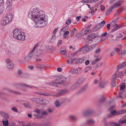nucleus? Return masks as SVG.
Masks as SVG:
<instances>
[{
	"instance_id": "obj_10",
	"label": "nucleus",
	"mask_w": 126,
	"mask_h": 126,
	"mask_svg": "<svg viewBox=\"0 0 126 126\" xmlns=\"http://www.w3.org/2000/svg\"><path fill=\"white\" fill-rule=\"evenodd\" d=\"M22 32L20 30L18 29H16L14 30L13 31V36L14 38H17L18 36H17L19 34H21V32Z\"/></svg>"
},
{
	"instance_id": "obj_12",
	"label": "nucleus",
	"mask_w": 126,
	"mask_h": 126,
	"mask_svg": "<svg viewBox=\"0 0 126 126\" xmlns=\"http://www.w3.org/2000/svg\"><path fill=\"white\" fill-rule=\"evenodd\" d=\"M80 50H82V52L83 53H85L90 51L89 48L87 45H86L85 46L81 48L80 49Z\"/></svg>"
},
{
	"instance_id": "obj_19",
	"label": "nucleus",
	"mask_w": 126,
	"mask_h": 126,
	"mask_svg": "<svg viewBox=\"0 0 126 126\" xmlns=\"http://www.w3.org/2000/svg\"><path fill=\"white\" fill-rule=\"evenodd\" d=\"M40 103L42 105H45L48 103V101L44 99L41 100L40 101Z\"/></svg>"
},
{
	"instance_id": "obj_30",
	"label": "nucleus",
	"mask_w": 126,
	"mask_h": 126,
	"mask_svg": "<svg viewBox=\"0 0 126 126\" xmlns=\"http://www.w3.org/2000/svg\"><path fill=\"white\" fill-rule=\"evenodd\" d=\"M75 61V60L73 59H69L68 60H67V62L68 63L70 64H72L73 63L74 61Z\"/></svg>"
},
{
	"instance_id": "obj_29",
	"label": "nucleus",
	"mask_w": 126,
	"mask_h": 126,
	"mask_svg": "<svg viewBox=\"0 0 126 126\" xmlns=\"http://www.w3.org/2000/svg\"><path fill=\"white\" fill-rule=\"evenodd\" d=\"M89 26H88L87 27L86 29L84 31V33L85 34H87L88 33H89L91 32V30H89Z\"/></svg>"
},
{
	"instance_id": "obj_18",
	"label": "nucleus",
	"mask_w": 126,
	"mask_h": 126,
	"mask_svg": "<svg viewBox=\"0 0 126 126\" xmlns=\"http://www.w3.org/2000/svg\"><path fill=\"white\" fill-rule=\"evenodd\" d=\"M125 66H126V61L124 63H121V64L118 65L117 67V68L118 69H120Z\"/></svg>"
},
{
	"instance_id": "obj_46",
	"label": "nucleus",
	"mask_w": 126,
	"mask_h": 126,
	"mask_svg": "<svg viewBox=\"0 0 126 126\" xmlns=\"http://www.w3.org/2000/svg\"><path fill=\"white\" fill-rule=\"evenodd\" d=\"M39 100V98H37L36 97H34L32 98V100L33 101H36L37 102V101Z\"/></svg>"
},
{
	"instance_id": "obj_37",
	"label": "nucleus",
	"mask_w": 126,
	"mask_h": 126,
	"mask_svg": "<svg viewBox=\"0 0 126 126\" xmlns=\"http://www.w3.org/2000/svg\"><path fill=\"white\" fill-rule=\"evenodd\" d=\"M23 105L25 107H27L28 108H31V105L29 103H24L23 104Z\"/></svg>"
},
{
	"instance_id": "obj_11",
	"label": "nucleus",
	"mask_w": 126,
	"mask_h": 126,
	"mask_svg": "<svg viewBox=\"0 0 126 126\" xmlns=\"http://www.w3.org/2000/svg\"><path fill=\"white\" fill-rule=\"evenodd\" d=\"M124 2L123 0H119L116 2L114 3L112 5L114 8L120 6Z\"/></svg>"
},
{
	"instance_id": "obj_52",
	"label": "nucleus",
	"mask_w": 126,
	"mask_h": 126,
	"mask_svg": "<svg viewBox=\"0 0 126 126\" xmlns=\"http://www.w3.org/2000/svg\"><path fill=\"white\" fill-rule=\"evenodd\" d=\"M62 41L61 40H59L58 42V43H57V45L58 46H60V45L61 43H62Z\"/></svg>"
},
{
	"instance_id": "obj_26",
	"label": "nucleus",
	"mask_w": 126,
	"mask_h": 126,
	"mask_svg": "<svg viewBox=\"0 0 126 126\" xmlns=\"http://www.w3.org/2000/svg\"><path fill=\"white\" fill-rule=\"evenodd\" d=\"M3 124L5 126H7L8 125V121L7 119H3L2 121Z\"/></svg>"
},
{
	"instance_id": "obj_7",
	"label": "nucleus",
	"mask_w": 126,
	"mask_h": 126,
	"mask_svg": "<svg viewBox=\"0 0 126 126\" xmlns=\"http://www.w3.org/2000/svg\"><path fill=\"white\" fill-rule=\"evenodd\" d=\"M126 122V119H125L123 120H119L118 124L111 122L109 124L111 126H120L121 124H123Z\"/></svg>"
},
{
	"instance_id": "obj_48",
	"label": "nucleus",
	"mask_w": 126,
	"mask_h": 126,
	"mask_svg": "<svg viewBox=\"0 0 126 126\" xmlns=\"http://www.w3.org/2000/svg\"><path fill=\"white\" fill-rule=\"evenodd\" d=\"M95 47L93 45H91L90 46V47H89V50L90 51L92 50L93 49H94Z\"/></svg>"
},
{
	"instance_id": "obj_2",
	"label": "nucleus",
	"mask_w": 126,
	"mask_h": 126,
	"mask_svg": "<svg viewBox=\"0 0 126 126\" xmlns=\"http://www.w3.org/2000/svg\"><path fill=\"white\" fill-rule=\"evenodd\" d=\"M66 78L62 76H59L55 81H53L50 83V84L55 87H59L61 85L63 84L66 83Z\"/></svg>"
},
{
	"instance_id": "obj_25",
	"label": "nucleus",
	"mask_w": 126,
	"mask_h": 126,
	"mask_svg": "<svg viewBox=\"0 0 126 126\" xmlns=\"http://www.w3.org/2000/svg\"><path fill=\"white\" fill-rule=\"evenodd\" d=\"M118 114H118V115L120 114H124L126 113V110L125 109L121 110L118 111Z\"/></svg>"
},
{
	"instance_id": "obj_1",
	"label": "nucleus",
	"mask_w": 126,
	"mask_h": 126,
	"mask_svg": "<svg viewBox=\"0 0 126 126\" xmlns=\"http://www.w3.org/2000/svg\"><path fill=\"white\" fill-rule=\"evenodd\" d=\"M28 16L34 21L37 27H45L48 23V17L45 16V12L39 8L35 7L30 10Z\"/></svg>"
},
{
	"instance_id": "obj_4",
	"label": "nucleus",
	"mask_w": 126,
	"mask_h": 126,
	"mask_svg": "<svg viewBox=\"0 0 126 126\" xmlns=\"http://www.w3.org/2000/svg\"><path fill=\"white\" fill-rule=\"evenodd\" d=\"M13 15L9 13L7 14L4 18V20L1 23V24L3 26L6 25L10 22L12 20Z\"/></svg>"
},
{
	"instance_id": "obj_44",
	"label": "nucleus",
	"mask_w": 126,
	"mask_h": 126,
	"mask_svg": "<svg viewBox=\"0 0 126 126\" xmlns=\"http://www.w3.org/2000/svg\"><path fill=\"white\" fill-rule=\"evenodd\" d=\"M123 36V35L120 33H118L117 34L116 37L117 38H120L122 37Z\"/></svg>"
},
{
	"instance_id": "obj_58",
	"label": "nucleus",
	"mask_w": 126,
	"mask_h": 126,
	"mask_svg": "<svg viewBox=\"0 0 126 126\" xmlns=\"http://www.w3.org/2000/svg\"><path fill=\"white\" fill-rule=\"evenodd\" d=\"M81 18V16H77L76 17V19L77 20V21H79Z\"/></svg>"
},
{
	"instance_id": "obj_53",
	"label": "nucleus",
	"mask_w": 126,
	"mask_h": 126,
	"mask_svg": "<svg viewBox=\"0 0 126 126\" xmlns=\"http://www.w3.org/2000/svg\"><path fill=\"white\" fill-rule=\"evenodd\" d=\"M100 8L101 10L102 11H104L105 10V7L104 5H102L101 6Z\"/></svg>"
},
{
	"instance_id": "obj_51",
	"label": "nucleus",
	"mask_w": 126,
	"mask_h": 126,
	"mask_svg": "<svg viewBox=\"0 0 126 126\" xmlns=\"http://www.w3.org/2000/svg\"><path fill=\"white\" fill-rule=\"evenodd\" d=\"M114 50L115 52H117L119 51L120 49L118 48H116L114 49Z\"/></svg>"
},
{
	"instance_id": "obj_36",
	"label": "nucleus",
	"mask_w": 126,
	"mask_h": 126,
	"mask_svg": "<svg viewBox=\"0 0 126 126\" xmlns=\"http://www.w3.org/2000/svg\"><path fill=\"white\" fill-rule=\"evenodd\" d=\"M100 28L97 25H96L95 26L93 29V31H96L98 30Z\"/></svg>"
},
{
	"instance_id": "obj_16",
	"label": "nucleus",
	"mask_w": 126,
	"mask_h": 126,
	"mask_svg": "<svg viewBox=\"0 0 126 126\" xmlns=\"http://www.w3.org/2000/svg\"><path fill=\"white\" fill-rule=\"evenodd\" d=\"M60 51L61 53L63 55H66L67 52L66 50V48L64 47H62L60 49Z\"/></svg>"
},
{
	"instance_id": "obj_8",
	"label": "nucleus",
	"mask_w": 126,
	"mask_h": 126,
	"mask_svg": "<svg viewBox=\"0 0 126 126\" xmlns=\"http://www.w3.org/2000/svg\"><path fill=\"white\" fill-rule=\"evenodd\" d=\"M23 86L26 87L28 88H32V87L29 85H26L24 83H22L20 85H15L13 87V88L14 89L16 90L19 88H22Z\"/></svg>"
},
{
	"instance_id": "obj_22",
	"label": "nucleus",
	"mask_w": 126,
	"mask_h": 126,
	"mask_svg": "<svg viewBox=\"0 0 126 126\" xmlns=\"http://www.w3.org/2000/svg\"><path fill=\"white\" fill-rule=\"evenodd\" d=\"M14 64L12 62L11 63H10L6 64V67L9 69H12L14 67Z\"/></svg>"
},
{
	"instance_id": "obj_23",
	"label": "nucleus",
	"mask_w": 126,
	"mask_h": 126,
	"mask_svg": "<svg viewBox=\"0 0 126 126\" xmlns=\"http://www.w3.org/2000/svg\"><path fill=\"white\" fill-rule=\"evenodd\" d=\"M106 22L105 21H102L101 22L99 23V24H98L97 25L100 28H102L105 23Z\"/></svg>"
},
{
	"instance_id": "obj_14",
	"label": "nucleus",
	"mask_w": 126,
	"mask_h": 126,
	"mask_svg": "<svg viewBox=\"0 0 126 126\" xmlns=\"http://www.w3.org/2000/svg\"><path fill=\"white\" fill-rule=\"evenodd\" d=\"M117 114H118V111H116L115 110L111 111L110 112V114L108 115V117L109 118L115 115H118Z\"/></svg>"
},
{
	"instance_id": "obj_59",
	"label": "nucleus",
	"mask_w": 126,
	"mask_h": 126,
	"mask_svg": "<svg viewBox=\"0 0 126 126\" xmlns=\"http://www.w3.org/2000/svg\"><path fill=\"white\" fill-rule=\"evenodd\" d=\"M97 63V61L96 60H94L92 62V64H94Z\"/></svg>"
},
{
	"instance_id": "obj_64",
	"label": "nucleus",
	"mask_w": 126,
	"mask_h": 126,
	"mask_svg": "<svg viewBox=\"0 0 126 126\" xmlns=\"http://www.w3.org/2000/svg\"><path fill=\"white\" fill-rule=\"evenodd\" d=\"M102 64V63H98L97 64V67H99Z\"/></svg>"
},
{
	"instance_id": "obj_55",
	"label": "nucleus",
	"mask_w": 126,
	"mask_h": 126,
	"mask_svg": "<svg viewBox=\"0 0 126 126\" xmlns=\"http://www.w3.org/2000/svg\"><path fill=\"white\" fill-rule=\"evenodd\" d=\"M12 109L15 112H17V111L16 108L15 107H13L12 108Z\"/></svg>"
},
{
	"instance_id": "obj_5",
	"label": "nucleus",
	"mask_w": 126,
	"mask_h": 126,
	"mask_svg": "<svg viewBox=\"0 0 126 126\" xmlns=\"http://www.w3.org/2000/svg\"><path fill=\"white\" fill-rule=\"evenodd\" d=\"M36 46L37 45H35L33 49L30 52V53L24 58V60L26 62H29L32 59L33 56V52Z\"/></svg>"
},
{
	"instance_id": "obj_27",
	"label": "nucleus",
	"mask_w": 126,
	"mask_h": 126,
	"mask_svg": "<svg viewBox=\"0 0 126 126\" xmlns=\"http://www.w3.org/2000/svg\"><path fill=\"white\" fill-rule=\"evenodd\" d=\"M69 34V32L68 31H65L64 33V35H63V37L64 38H66Z\"/></svg>"
},
{
	"instance_id": "obj_56",
	"label": "nucleus",
	"mask_w": 126,
	"mask_h": 126,
	"mask_svg": "<svg viewBox=\"0 0 126 126\" xmlns=\"http://www.w3.org/2000/svg\"><path fill=\"white\" fill-rule=\"evenodd\" d=\"M90 63V61L89 60H87L86 61L85 63V64L86 65H88Z\"/></svg>"
},
{
	"instance_id": "obj_43",
	"label": "nucleus",
	"mask_w": 126,
	"mask_h": 126,
	"mask_svg": "<svg viewBox=\"0 0 126 126\" xmlns=\"http://www.w3.org/2000/svg\"><path fill=\"white\" fill-rule=\"evenodd\" d=\"M56 38V36L55 35H53L52 37L50 40V41L52 42H53Z\"/></svg>"
},
{
	"instance_id": "obj_9",
	"label": "nucleus",
	"mask_w": 126,
	"mask_h": 126,
	"mask_svg": "<svg viewBox=\"0 0 126 126\" xmlns=\"http://www.w3.org/2000/svg\"><path fill=\"white\" fill-rule=\"evenodd\" d=\"M18 36L17 38H15L18 40H20L22 41H23L25 39L26 36L25 33L23 32H21V34H19L17 36Z\"/></svg>"
},
{
	"instance_id": "obj_24",
	"label": "nucleus",
	"mask_w": 126,
	"mask_h": 126,
	"mask_svg": "<svg viewBox=\"0 0 126 126\" xmlns=\"http://www.w3.org/2000/svg\"><path fill=\"white\" fill-rule=\"evenodd\" d=\"M115 27H114L111 30V32H113L115 31H116L120 28V27H119L118 26L117 24L115 25Z\"/></svg>"
},
{
	"instance_id": "obj_21",
	"label": "nucleus",
	"mask_w": 126,
	"mask_h": 126,
	"mask_svg": "<svg viewBox=\"0 0 126 126\" xmlns=\"http://www.w3.org/2000/svg\"><path fill=\"white\" fill-rule=\"evenodd\" d=\"M70 72L72 73H77L78 72V69L77 68L72 69L70 71Z\"/></svg>"
},
{
	"instance_id": "obj_63",
	"label": "nucleus",
	"mask_w": 126,
	"mask_h": 126,
	"mask_svg": "<svg viewBox=\"0 0 126 126\" xmlns=\"http://www.w3.org/2000/svg\"><path fill=\"white\" fill-rule=\"evenodd\" d=\"M60 95H61L60 94V93H59L58 94H54V96L56 97H58L60 96Z\"/></svg>"
},
{
	"instance_id": "obj_41",
	"label": "nucleus",
	"mask_w": 126,
	"mask_h": 126,
	"mask_svg": "<svg viewBox=\"0 0 126 126\" xmlns=\"http://www.w3.org/2000/svg\"><path fill=\"white\" fill-rule=\"evenodd\" d=\"M71 19H69L67 20L66 22V24L67 25H70L71 23Z\"/></svg>"
},
{
	"instance_id": "obj_45",
	"label": "nucleus",
	"mask_w": 126,
	"mask_h": 126,
	"mask_svg": "<svg viewBox=\"0 0 126 126\" xmlns=\"http://www.w3.org/2000/svg\"><path fill=\"white\" fill-rule=\"evenodd\" d=\"M10 92H11L14 93L16 94H21L20 93L17 92L16 91H15V90H10Z\"/></svg>"
},
{
	"instance_id": "obj_31",
	"label": "nucleus",
	"mask_w": 126,
	"mask_h": 126,
	"mask_svg": "<svg viewBox=\"0 0 126 126\" xmlns=\"http://www.w3.org/2000/svg\"><path fill=\"white\" fill-rule=\"evenodd\" d=\"M81 2L83 3H93V1L92 0H83L81 1Z\"/></svg>"
},
{
	"instance_id": "obj_54",
	"label": "nucleus",
	"mask_w": 126,
	"mask_h": 126,
	"mask_svg": "<svg viewBox=\"0 0 126 126\" xmlns=\"http://www.w3.org/2000/svg\"><path fill=\"white\" fill-rule=\"evenodd\" d=\"M3 5V0H0V6H2Z\"/></svg>"
},
{
	"instance_id": "obj_60",
	"label": "nucleus",
	"mask_w": 126,
	"mask_h": 126,
	"mask_svg": "<svg viewBox=\"0 0 126 126\" xmlns=\"http://www.w3.org/2000/svg\"><path fill=\"white\" fill-rule=\"evenodd\" d=\"M89 123H94V121L92 119H90L89 121Z\"/></svg>"
},
{
	"instance_id": "obj_47",
	"label": "nucleus",
	"mask_w": 126,
	"mask_h": 126,
	"mask_svg": "<svg viewBox=\"0 0 126 126\" xmlns=\"http://www.w3.org/2000/svg\"><path fill=\"white\" fill-rule=\"evenodd\" d=\"M43 66L42 65H39L37 66V68L41 70Z\"/></svg>"
},
{
	"instance_id": "obj_13",
	"label": "nucleus",
	"mask_w": 126,
	"mask_h": 126,
	"mask_svg": "<svg viewBox=\"0 0 126 126\" xmlns=\"http://www.w3.org/2000/svg\"><path fill=\"white\" fill-rule=\"evenodd\" d=\"M57 91L60 93V94L61 95L66 94L68 92V90L65 89L62 90H57Z\"/></svg>"
},
{
	"instance_id": "obj_40",
	"label": "nucleus",
	"mask_w": 126,
	"mask_h": 126,
	"mask_svg": "<svg viewBox=\"0 0 126 126\" xmlns=\"http://www.w3.org/2000/svg\"><path fill=\"white\" fill-rule=\"evenodd\" d=\"M5 62L7 64H9L12 62L11 61V60L9 59H7L5 60Z\"/></svg>"
},
{
	"instance_id": "obj_17",
	"label": "nucleus",
	"mask_w": 126,
	"mask_h": 126,
	"mask_svg": "<svg viewBox=\"0 0 126 126\" xmlns=\"http://www.w3.org/2000/svg\"><path fill=\"white\" fill-rule=\"evenodd\" d=\"M97 36V35L94 33H92L91 34L87 36V38L88 39H91L96 37Z\"/></svg>"
},
{
	"instance_id": "obj_32",
	"label": "nucleus",
	"mask_w": 126,
	"mask_h": 126,
	"mask_svg": "<svg viewBox=\"0 0 126 126\" xmlns=\"http://www.w3.org/2000/svg\"><path fill=\"white\" fill-rule=\"evenodd\" d=\"M91 112L89 110H88L84 112L83 115L84 116L89 115L91 113Z\"/></svg>"
},
{
	"instance_id": "obj_33",
	"label": "nucleus",
	"mask_w": 126,
	"mask_h": 126,
	"mask_svg": "<svg viewBox=\"0 0 126 126\" xmlns=\"http://www.w3.org/2000/svg\"><path fill=\"white\" fill-rule=\"evenodd\" d=\"M92 67L90 66H87L84 69V72L85 73L88 72V71L91 69Z\"/></svg>"
},
{
	"instance_id": "obj_3",
	"label": "nucleus",
	"mask_w": 126,
	"mask_h": 126,
	"mask_svg": "<svg viewBox=\"0 0 126 126\" xmlns=\"http://www.w3.org/2000/svg\"><path fill=\"white\" fill-rule=\"evenodd\" d=\"M34 112L37 113V115H34L36 116V118L38 119L42 118L44 115H46L47 114L48 112L47 111H43L42 110L37 109L34 110Z\"/></svg>"
},
{
	"instance_id": "obj_28",
	"label": "nucleus",
	"mask_w": 126,
	"mask_h": 126,
	"mask_svg": "<svg viewBox=\"0 0 126 126\" xmlns=\"http://www.w3.org/2000/svg\"><path fill=\"white\" fill-rule=\"evenodd\" d=\"M12 5L10 4L8 5L6 7L5 10L7 11H9L11 9Z\"/></svg>"
},
{
	"instance_id": "obj_57",
	"label": "nucleus",
	"mask_w": 126,
	"mask_h": 126,
	"mask_svg": "<svg viewBox=\"0 0 126 126\" xmlns=\"http://www.w3.org/2000/svg\"><path fill=\"white\" fill-rule=\"evenodd\" d=\"M122 93L121 92H120L119 93V97L121 98H123L121 96Z\"/></svg>"
},
{
	"instance_id": "obj_50",
	"label": "nucleus",
	"mask_w": 126,
	"mask_h": 126,
	"mask_svg": "<svg viewBox=\"0 0 126 126\" xmlns=\"http://www.w3.org/2000/svg\"><path fill=\"white\" fill-rule=\"evenodd\" d=\"M58 29V28H55L54 29V30L53 31V35H55V34L56 33Z\"/></svg>"
},
{
	"instance_id": "obj_34",
	"label": "nucleus",
	"mask_w": 126,
	"mask_h": 126,
	"mask_svg": "<svg viewBox=\"0 0 126 126\" xmlns=\"http://www.w3.org/2000/svg\"><path fill=\"white\" fill-rule=\"evenodd\" d=\"M54 104L56 107H60V103L58 100H57L55 102Z\"/></svg>"
},
{
	"instance_id": "obj_35",
	"label": "nucleus",
	"mask_w": 126,
	"mask_h": 126,
	"mask_svg": "<svg viewBox=\"0 0 126 126\" xmlns=\"http://www.w3.org/2000/svg\"><path fill=\"white\" fill-rule=\"evenodd\" d=\"M105 85L106 83L103 82H101L99 84L100 87L101 88H104L105 86Z\"/></svg>"
},
{
	"instance_id": "obj_20",
	"label": "nucleus",
	"mask_w": 126,
	"mask_h": 126,
	"mask_svg": "<svg viewBox=\"0 0 126 126\" xmlns=\"http://www.w3.org/2000/svg\"><path fill=\"white\" fill-rule=\"evenodd\" d=\"M114 9V8H113V7L112 6L109 8L107 11L106 15H109L110 14V12Z\"/></svg>"
},
{
	"instance_id": "obj_15",
	"label": "nucleus",
	"mask_w": 126,
	"mask_h": 126,
	"mask_svg": "<svg viewBox=\"0 0 126 126\" xmlns=\"http://www.w3.org/2000/svg\"><path fill=\"white\" fill-rule=\"evenodd\" d=\"M87 58L86 57H84L77 59L76 61V62L78 63H82Z\"/></svg>"
},
{
	"instance_id": "obj_62",
	"label": "nucleus",
	"mask_w": 126,
	"mask_h": 126,
	"mask_svg": "<svg viewBox=\"0 0 126 126\" xmlns=\"http://www.w3.org/2000/svg\"><path fill=\"white\" fill-rule=\"evenodd\" d=\"M57 70L58 71L61 72L62 71V69L61 68L59 67L58 68Z\"/></svg>"
},
{
	"instance_id": "obj_42",
	"label": "nucleus",
	"mask_w": 126,
	"mask_h": 126,
	"mask_svg": "<svg viewBox=\"0 0 126 126\" xmlns=\"http://www.w3.org/2000/svg\"><path fill=\"white\" fill-rule=\"evenodd\" d=\"M76 29L75 28H74L73 29L72 31L71 32V34H70V35L72 37V36H73L74 35V33H75V32L76 31Z\"/></svg>"
},
{
	"instance_id": "obj_49",
	"label": "nucleus",
	"mask_w": 126,
	"mask_h": 126,
	"mask_svg": "<svg viewBox=\"0 0 126 126\" xmlns=\"http://www.w3.org/2000/svg\"><path fill=\"white\" fill-rule=\"evenodd\" d=\"M12 0H7L6 2V4H10L12 2Z\"/></svg>"
},
{
	"instance_id": "obj_38",
	"label": "nucleus",
	"mask_w": 126,
	"mask_h": 126,
	"mask_svg": "<svg viewBox=\"0 0 126 126\" xmlns=\"http://www.w3.org/2000/svg\"><path fill=\"white\" fill-rule=\"evenodd\" d=\"M126 85V83H123L122 85L120 87V89L121 90H123L125 88V86Z\"/></svg>"
},
{
	"instance_id": "obj_61",
	"label": "nucleus",
	"mask_w": 126,
	"mask_h": 126,
	"mask_svg": "<svg viewBox=\"0 0 126 126\" xmlns=\"http://www.w3.org/2000/svg\"><path fill=\"white\" fill-rule=\"evenodd\" d=\"M107 34V32H105V33H102L101 34V36H106Z\"/></svg>"
},
{
	"instance_id": "obj_6",
	"label": "nucleus",
	"mask_w": 126,
	"mask_h": 126,
	"mask_svg": "<svg viewBox=\"0 0 126 126\" xmlns=\"http://www.w3.org/2000/svg\"><path fill=\"white\" fill-rule=\"evenodd\" d=\"M119 74L118 71H117L115 72V74L113 75L112 76L111 81V84L112 86L113 87L114 86L116 83V77L118 76Z\"/></svg>"
},
{
	"instance_id": "obj_39",
	"label": "nucleus",
	"mask_w": 126,
	"mask_h": 126,
	"mask_svg": "<svg viewBox=\"0 0 126 126\" xmlns=\"http://www.w3.org/2000/svg\"><path fill=\"white\" fill-rule=\"evenodd\" d=\"M70 119L73 120H75L77 119L76 117L75 116L73 115H71L70 116Z\"/></svg>"
}]
</instances>
